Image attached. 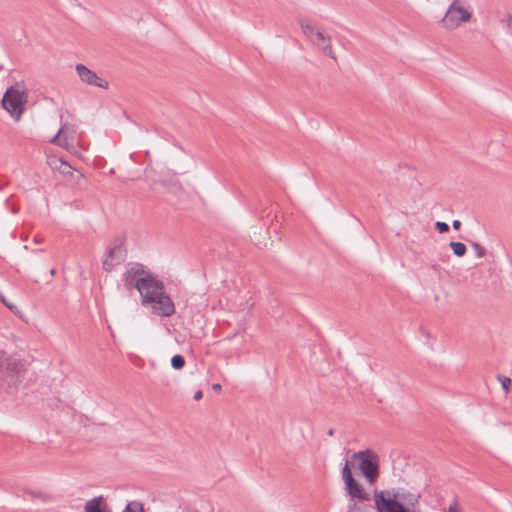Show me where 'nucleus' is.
Masks as SVG:
<instances>
[{
    "mask_svg": "<svg viewBox=\"0 0 512 512\" xmlns=\"http://www.w3.org/2000/svg\"><path fill=\"white\" fill-rule=\"evenodd\" d=\"M123 280L126 288H135L139 292L142 306L148 298H154L165 289L163 281L140 263L131 265L124 273Z\"/></svg>",
    "mask_w": 512,
    "mask_h": 512,
    "instance_id": "1",
    "label": "nucleus"
},
{
    "mask_svg": "<svg viewBox=\"0 0 512 512\" xmlns=\"http://www.w3.org/2000/svg\"><path fill=\"white\" fill-rule=\"evenodd\" d=\"M374 502L377 512H421L419 497L406 490L375 491Z\"/></svg>",
    "mask_w": 512,
    "mask_h": 512,
    "instance_id": "2",
    "label": "nucleus"
},
{
    "mask_svg": "<svg viewBox=\"0 0 512 512\" xmlns=\"http://www.w3.org/2000/svg\"><path fill=\"white\" fill-rule=\"evenodd\" d=\"M352 462H357V467L366 481L373 485L380 474L379 465L380 457L372 449H365L352 454Z\"/></svg>",
    "mask_w": 512,
    "mask_h": 512,
    "instance_id": "3",
    "label": "nucleus"
},
{
    "mask_svg": "<svg viewBox=\"0 0 512 512\" xmlns=\"http://www.w3.org/2000/svg\"><path fill=\"white\" fill-rule=\"evenodd\" d=\"M28 95L26 91L19 90L16 86L9 87L2 98V107L15 120H19L27 103Z\"/></svg>",
    "mask_w": 512,
    "mask_h": 512,
    "instance_id": "4",
    "label": "nucleus"
},
{
    "mask_svg": "<svg viewBox=\"0 0 512 512\" xmlns=\"http://www.w3.org/2000/svg\"><path fill=\"white\" fill-rule=\"evenodd\" d=\"M143 307L159 317H170L175 313V304L165 292V289L155 295L154 298H148Z\"/></svg>",
    "mask_w": 512,
    "mask_h": 512,
    "instance_id": "5",
    "label": "nucleus"
},
{
    "mask_svg": "<svg viewBox=\"0 0 512 512\" xmlns=\"http://www.w3.org/2000/svg\"><path fill=\"white\" fill-rule=\"evenodd\" d=\"M342 479L345 484V491L350 499L359 501H370V495L364 490L363 486L359 484L353 477L350 469L349 462L346 461L341 471Z\"/></svg>",
    "mask_w": 512,
    "mask_h": 512,
    "instance_id": "6",
    "label": "nucleus"
},
{
    "mask_svg": "<svg viewBox=\"0 0 512 512\" xmlns=\"http://www.w3.org/2000/svg\"><path fill=\"white\" fill-rule=\"evenodd\" d=\"M471 13L461 6L460 0H454L449 6L445 16L442 19V24L446 29H455L463 22L469 21Z\"/></svg>",
    "mask_w": 512,
    "mask_h": 512,
    "instance_id": "7",
    "label": "nucleus"
},
{
    "mask_svg": "<svg viewBox=\"0 0 512 512\" xmlns=\"http://www.w3.org/2000/svg\"><path fill=\"white\" fill-rule=\"evenodd\" d=\"M20 370V363L9 357L5 352H0V382L12 381Z\"/></svg>",
    "mask_w": 512,
    "mask_h": 512,
    "instance_id": "8",
    "label": "nucleus"
},
{
    "mask_svg": "<svg viewBox=\"0 0 512 512\" xmlns=\"http://www.w3.org/2000/svg\"><path fill=\"white\" fill-rule=\"evenodd\" d=\"M75 69L79 78L85 84L104 89L108 88L109 83L106 80L100 78L94 71L87 68L84 64H77Z\"/></svg>",
    "mask_w": 512,
    "mask_h": 512,
    "instance_id": "9",
    "label": "nucleus"
},
{
    "mask_svg": "<svg viewBox=\"0 0 512 512\" xmlns=\"http://www.w3.org/2000/svg\"><path fill=\"white\" fill-rule=\"evenodd\" d=\"M125 258V251L121 244H116L107 250L106 257L103 260V269L111 271L116 265L120 264Z\"/></svg>",
    "mask_w": 512,
    "mask_h": 512,
    "instance_id": "10",
    "label": "nucleus"
},
{
    "mask_svg": "<svg viewBox=\"0 0 512 512\" xmlns=\"http://www.w3.org/2000/svg\"><path fill=\"white\" fill-rule=\"evenodd\" d=\"M314 45H316L324 54H326L331 59L336 60V55L332 49V41L330 36L325 35L323 32L319 31L315 33V37L311 40Z\"/></svg>",
    "mask_w": 512,
    "mask_h": 512,
    "instance_id": "11",
    "label": "nucleus"
},
{
    "mask_svg": "<svg viewBox=\"0 0 512 512\" xmlns=\"http://www.w3.org/2000/svg\"><path fill=\"white\" fill-rule=\"evenodd\" d=\"M106 508L103 496H97L87 501L84 505L85 512H107Z\"/></svg>",
    "mask_w": 512,
    "mask_h": 512,
    "instance_id": "12",
    "label": "nucleus"
},
{
    "mask_svg": "<svg viewBox=\"0 0 512 512\" xmlns=\"http://www.w3.org/2000/svg\"><path fill=\"white\" fill-rule=\"evenodd\" d=\"M70 132V128L67 124H64L58 133L51 139V143L65 147L67 146L68 142V133Z\"/></svg>",
    "mask_w": 512,
    "mask_h": 512,
    "instance_id": "13",
    "label": "nucleus"
},
{
    "mask_svg": "<svg viewBox=\"0 0 512 512\" xmlns=\"http://www.w3.org/2000/svg\"><path fill=\"white\" fill-rule=\"evenodd\" d=\"M161 183L165 188H167V190L169 192H171L173 194H177L182 190V186H181L180 182L176 179H170V180L163 179L161 181Z\"/></svg>",
    "mask_w": 512,
    "mask_h": 512,
    "instance_id": "14",
    "label": "nucleus"
},
{
    "mask_svg": "<svg viewBox=\"0 0 512 512\" xmlns=\"http://www.w3.org/2000/svg\"><path fill=\"white\" fill-rule=\"evenodd\" d=\"M365 501L349 499L347 512H367L368 506L364 504Z\"/></svg>",
    "mask_w": 512,
    "mask_h": 512,
    "instance_id": "15",
    "label": "nucleus"
},
{
    "mask_svg": "<svg viewBox=\"0 0 512 512\" xmlns=\"http://www.w3.org/2000/svg\"><path fill=\"white\" fill-rule=\"evenodd\" d=\"M450 248L452 249L454 255L457 257H463L466 254L467 248L466 245L462 242H450Z\"/></svg>",
    "mask_w": 512,
    "mask_h": 512,
    "instance_id": "16",
    "label": "nucleus"
},
{
    "mask_svg": "<svg viewBox=\"0 0 512 512\" xmlns=\"http://www.w3.org/2000/svg\"><path fill=\"white\" fill-rule=\"evenodd\" d=\"M185 363V358L180 354H176L171 358V366L175 370L182 369L185 366Z\"/></svg>",
    "mask_w": 512,
    "mask_h": 512,
    "instance_id": "17",
    "label": "nucleus"
},
{
    "mask_svg": "<svg viewBox=\"0 0 512 512\" xmlns=\"http://www.w3.org/2000/svg\"><path fill=\"white\" fill-rule=\"evenodd\" d=\"M122 512H144V508L140 502L133 501L128 503Z\"/></svg>",
    "mask_w": 512,
    "mask_h": 512,
    "instance_id": "18",
    "label": "nucleus"
},
{
    "mask_svg": "<svg viewBox=\"0 0 512 512\" xmlns=\"http://www.w3.org/2000/svg\"><path fill=\"white\" fill-rule=\"evenodd\" d=\"M301 28H302V31L303 33L310 39L312 40V38L315 37V33L319 32L318 30H316L314 27H312L311 25L309 24H304V23H301Z\"/></svg>",
    "mask_w": 512,
    "mask_h": 512,
    "instance_id": "19",
    "label": "nucleus"
},
{
    "mask_svg": "<svg viewBox=\"0 0 512 512\" xmlns=\"http://www.w3.org/2000/svg\"><path fill=\"white\" fill-rule=\"evenodd\" d=\"M472 246V249L474 250L475 252V255L478 257V258H482L485 256L486 254V250L484 247H482L479 243L477 242H472L471 244Z\"/></svg>",
    "mask_w": 512,
    "mask_h": 512,
    "instance_id": "20",
    "label": "nucleus"
},
{
    "mask_svg": "<svg viewBox=\"0 0 512 512\" xmlns=\"http://www.w3.org/2000/svg\"><path fill=\"white\" fill-rule=\"evenodd\" d=\"M498 380L503 388V390L508 391L509 386L512 383V380L509 377L506 376H498Z\"/></svg>",
    "mask_w": 512,
    "mask_h": 512,
    "instance_id": "21",
    "label": "nucleus"
},
{
    "mask_svg": "<svg viewBox=\"0 0 512 512\" xmlns=\"http://www.w3.org/2000/svg\"><path fill=\"white\" fill-rule=\"evenodd\" d=\"M435 227L438 230L439 233H446L449 231V225L442 221H437L435 223Z\"/></svg>",
    "mask_w": 512,
    "mask_h": 512,
    "instance_id": "22",
    "label": "nucleus"
},
{
    "mask_svg": "<svg viewBox=\"0 0 512 512\" xmlns=\"http://www.w3.org/2000/svg\"><path fill=\"white\" fill-rule=\"evenodd\" d=\"M31 495H32L33 497H39V498H41V499H43V500H45V499H46V496H45L44 494H42L41 492H38V493H36V492H31Z\"/></svg>",
    "mask_w": 512,
    "mask_h": 512,
    "instance_id": "23",
    "label": "nucleus"
},
{
    "mask_svg": "<svg viewBox=\"0 0 512 512\" xmlns=\"http://www.w3.org/2000/svg\"><path fill=\"white\" fill-rule=\"evenodd\" d=\"M203 397V393L201 390L197 391L195 394H194V400H200L201 398Z\"/></svg>",
    "mask_w": 512,
    "mask_h": 512,
    "instance_id": "24",
    "label": "nucleus"
},
{
    "mask_svg": "<svg viewBox=\"0 0 512 512\" xmlns=\"http://www.w3.org/2000/svg\"><path fill=\"white\" fill-rule=\"evenodd\" d=\"M460 226H461V222H460L459 220H454V221L452 222V227H453L455 230L459 229V228H460Z\"/></svg>",
    "mask_w": 512,
    "mask_h": 512,
    "instance_id": "25",
    "label": "nucleus"
},
{
    "mask_svg": "<svg viewBox=\"0 0 512 512\" xmlns=\"http://www.w3.org/2000/svg\"><path fill=\"white\" fill-rule=\"evenodd\" d=\"M221 385L219 383H215L212 385V389L215 390V391H220L221 390Z\"/></svg>",
    "mask_w": 512,
    "mask_h": 512,
    "instance_id": "26",
    "label": "nucleus"
},
{
    "mask_svg": "<svg viewBox=\"0 0 512 512\" xmlns=\"http://www.w3.org/2000/svg\"><path fill=\"white\" fill-rule=\"evenodd\" d=\"M0 299L2 300V302L5 304L6 307H8L9 309H12L13 306L10 305L9 303L6 302V300L2 297V295L0 294Z\"/></svg>",
    "mask_w": 512,
    "mask_h": 512,
    "instance_id": "27",
    "label": "nucleus"
},
{
    "mask_svg": "<svg viewBox=\"0 0 512 512\" xmlns=\"http://www.w3.org/2000/svg\"><path fill=\"white\" fill-rule=\"evenodd\" d=\"M508 26L511 29V35H512V15L508 18Z\"/></svg>",
    "mask_w": 512,
    "mask_h": 512,
    "instance_id": "28",
    "label": "nucleus"
},
{
    "mask_svg": "<svg viewBox=\"0 0 512 512\" xmlns=\"http://www.w3.org/2000/svg\"><path fill=\"white\" fill-rule=\"evenodd\" d=\"M34 241H35L36 243H41V242L43 241V239H42V238H40V237H38V236H36V237L34 238Z\"/></svg>",
    "mask_w": 512,
    "mask_h": 512,
    "instance_id": "29",
    "label": "nucleus"
},
{
    "mask_svg": "<svg viewBox=\"0 0 512 512\" xmlns=\"http://www.w3.org/2000/svg\"><path fill=\"white\" fill-rule=\"evenodd\" d=\"M334 432H335V431H334V429H332V428H331V429H329V430H328L327 434H328L329 436H333V435H334Z\"/></svg>",
    "mask_w": 512,
    "mask_h": 512,
    "instance_id": "30",
    "label": "nucleus"
},
{
    "mask_svg": "<svg viewBox=\"0 0 512 512\" xmlns=\"http://www.w3.org/2000/svg\"><path fill=\"white\" fill-rule=\"evenodd\" d=\"M55 274H56V270H55L54 268H52V269L50 270V275H51V276H54Z\"/></svg>",
    "mask_w": 512,
    "mask_h": 512,
    "instance_id": "31",
    "label": "nucleus"
}]
</instances>
